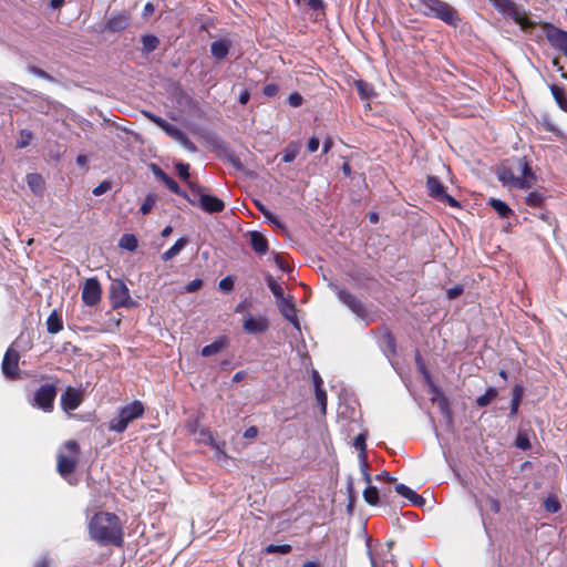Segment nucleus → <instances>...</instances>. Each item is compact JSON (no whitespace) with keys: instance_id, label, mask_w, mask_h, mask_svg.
Masks as SVG:
<instances>
[{"instance_id":"32","label":"nucleus","mask_w":567,"mask_h":567,"mask_svg":"<svg viewBox=\"0 0 567 567\" xmlns=\"http://www.w3.org/2000/svg\"><path fill=\"white\" fill-rule=\"evenodd\" d=\"M354 85L362 100H370L375 94L373 86L363 80L355 81Z\"/></svg>"},{"instance_id":"16","label":"nucleus","mask_w":567,"mask_h":567,"mask_svg":"<svg viewBox=\"0 0 567 567\" xmlns=\"http://www.w3.org/2000/svg\"><path fill=\"white\" fill-rule=\"evenodd\" d=\"M243 328L249 334L262 333L269 328V321L266 317L254 318L249 316L244 320Z\"/></svg>"},{"instance_id":"36","label":"nucleus","mask_w":567,"mask_h":567,"mask_svg":"<svg viewBox=\"0 0 567 567\" xmlns=\"http://www.w3.org/2000/svg\"><path fill=\"white\" fill-rule=\"evenodd\" d=\"M255 205L270 224L279 228H285L284 224L264 204L256 200Z\"/></svg>"},{"instance_id":"40","label":"nucleus","mask_w":567,"mask_h":567,"mask_svg":"<svg viewBox=\"0 0 567 567\" xmlns=\"http://www.w3.org/2000/svg\"><path fill=\"white\" fill-rule=\"evenodd\" d=\"M291 550H292V547L289 544H284V545L270 544V545L266 546L264 549V551L266 554H281V555H287V554L291 553Z\"/></svg>"},{"instance_id":"49","label":"nucleus","mask_w":567,"mask_h":567,"mask_svg":"<svg viewBox=\"0 0 567 567\" xmlns=\"http://www.w3.org/2000/svg\"><path fill=\"white\" fill-rule=\"evenodd\" d=\"M142 41L144 49L148 52L154 51L158 45V39L152 34L144 35Z\"/></svg>"},{"instance_id":"57","label":"nucleus","mask_w":567,"mask_h":567,"mask_svg":"<svg viewBox=\"0 0 567 567\" xmlns=\"http://www.w3.org/2000/svg\"><path fill=\"white\" fill-rule=\"evenodd\" d=\"M179 145H182L189 152H195L197 150L195 144L193 142H190L188 140V137L185 134H183L181 131H179Z\"/></svg>"},{"instance_id":"56","label":"nucleus","mask_w":567,"mask_h":567,"mask_svg":"<svg viewBox=\"0 0 567 567\" xmlns=\"http://www.w3.org/2000/svg\"><path fill=\"white\" fill-rule=\"evenodd\" d=\"M288 103L292 107H299L303 103V97L298 92H292L288 97Z\"/></svg>"},{"instance_id":"31","label":"nucleus","mask_w":567,"mask_h":567,"mask_svg":"<svg viewBox=\"0 0 567 567\" xmlns=\"http://www.w3.org/2000/svg\"><path fill=\"white\" fill-rule=\"evenodd\" d=\"M498 395V391L494 386H489L484 394L476 398L475 403L478 408H485L491 404Z\"/></svg>"},{"instance_id":"27","label":"nucleus","mask_w":567,"mask_h":567,"mask_svg":"<svg viewBox=\"0 0 567 567\" xmlns=\"http://www.w3.org/2000/svg\"><path fill=\"white\" fill-rule=\"evenodd\" d=\"M549 89L559 109L567 112V95L565 89L557 84H551Z\"/></svg>"},{"instance_id":"33","label":"nucleus","mask_w":567,"mask_h":567,"mask_svg":"<svg viewBox=\"0 0 567 567\" xmlns=\"http://www.w3.org/2000/svg\"><path fill=\"white\" fill-rule=\"evenodd\" d=\"M489 205L494 208V210L502 218H507L513 213V210L509 208V206L505 202H503L501 199L491 198L489 199Z\"/></svg>"},{"instance_id":"39","label":"nucleus","mask_w":567,"mask_h":567,"mask_svg":"<svg viewBox=\"0 0 567 567\" xmlns=\"http://www.w3.org/2000/svg\"><path fill=\"white\" fill-rule=\"evenodd\" d=\"M363 498L369 505L377 506L380 503L378 488L375 486L368 485L363 491Z\"/></svg>"},{"instance_id":"38","label":"nucleus","mask_w":567,"mask_h":567,"mask_svg":"<svg viewBox=\"0 0 567 567\" xmlns=\"http://www.w3.org/2000/svg\"><path fill=\"white\" fill-rule=\"evenodd\" d=\"M179 181H182L186 185V188L184 190H190V186L193 184H198L196 181L192 179L189 173V164L179 163Z\"/></svg>"},{"instance_id":"62","label":"nucleus","mask_w":567,"mask_h":567,"mask_svg":"<svg viewBox=\"0 0 567 567\" xmlns=\"http://www.w3.org/2000/svg\"><path fill=\"white\" fill-rule=\"evenodd\" d=\"M177 255V241L164 254H162V260L167 261Z\"/></svg>"},{"instance_id":"3","label":"nucleus","mask_w":567,"mask_h":567,"mask_svg":"<svg viewBox=\"0 0 567 567\" xmlns=\"http://www.w3.org/2000/svg\"><path fill=\"white\" fill-rule=\"evenodd\" d=\"M410 7L419 14L439 19L452 27L461 22L458 11L443 0H410Z\"/></svg>"},{"instance_id":"54","label":"nucleus","mask_w":567,"mask_h":567,"mask_svg":"<svg viewBox=\"0 0 567 567\" xmlns=\"http://www.w3.org/2000/svg\"><path fill=\"white\" fill-rule=\"evenodd\" d=\"M463 292H464V286L458 284V285L453 286L452 288H450L446 291V297L450 300H454V299L458 298Z\"/></svg>"},{"instance_id":"37","label":"nucleus","mask_w":567,"mask_h":567,"mask_svg":"<svg viewBox=\"0 0 567 567\" xmlns=\"http://www.w3.org/2000/svg\"><path fill=\"white\" fill-rule=\"evenodd\" d=\"M199 441L210 444L218 452L225 454V452H224L225 442L216 443L215 440H214L213 434L210 433V431L202 430L200 433H199Z\"/></svg>"},{"instance_id":"55","label":"nucleus","mask_w":567,"mask_h":567,"mask_svg":"<svg viewBox=\"0 0 567 567\" xmlns=\"http://www.w3.org/2000/svg\"><path fill=\"white\" fill-rule=\"evenodd\" d=\"M279 92V85L276 83H268L262 87V94L267 97H274Z\"/></svg>"},{"instance_id":"12","label":"nucleus","mask_w":567,"mask_h":567,"mask_svg":"<svg viewBox=\"0 0 567 567\" xmlns=\"http://www.w3.org/2000/svg\"><path fill=\"white\" fill-rule=\"evenodd\" d=\"M102 288L97 278H87L82 289V301L89 307H94L101 301Z\"/></svg>"},{"instance_id":"61","label":"nucleus","mask_w":567,"mask_h":567,"mask_svg":"<svg viewBox=\"0 0 567 567\" xmlns=\"http://www.w3.org/2000/svg\"><path fill=\"white\" fill-rule=\"evenodd\" d=\"M307 6L313 11H321L324 9L322 0H307Z\"/></svg>"},{"instance_id":"34","label":"nucleus","mask_w":567,"mask_h":567,"mask_svg":"<svg viewBox=\"0 0 567 567\" xmlns=\"http://www.w3.org/2000/svg\"><path fill=\"white\" fill-rule=\"evenodd\" d=\"M300 150V145L297 142H290L284 150L281 161L284 163H292Z\"/></svg>"},{"instance_id":"7","label":"nucleus","mask_w":567,"mask_h":567,"mask_svg":"<svg viewBox=\"0 0 567 567\" xmlns=\"http://www.w3.org/2000/svg\"><path fill=\"white\" fill-rule=\"evenodd\" d=\"M426 189L427 195L435 200L443 203L445 205H449L453 208H460L461 204L458 200H456L453 196L447 194L446 187L444 184L440 181L439 177L429 175L426 178Z\"/></svg>"},{"instance_id":"8","label":"nucleus","mask_w":567,"mask_h":567,"mask_svg":"<svg viewBox=\"0 0 567 567\" xmlns=\"http://www.w3.org/2000/svg\"><path fill=\"white\" fill-rule=\"evenodd\" d=\"M110 300L113 309L136 307L127 286L120 279L113 280L110 286Z\"/></svg>"},{"instance_id":"11","label":"nucleus","mask_w":567,"mask_h":567,"mask_svg":"<svg viewBox=\"0 0 567 567\" xmlns=\"http://www.w3.org/2000/svg\"><path fill=\"white\" fill-rule=\"evenodd\" d=\"M548 43L567 56V31L545 22L542 27Z\"/></svg>"},{"instance_id":"59","label":"nucleus","mask_w":567,"mask_h":567,"mask_svg":"<svg viewBox=\"0 0 567 567\" xmlns=\"http://www.w3.org/2000/svg\"><path fill=\"white\" fill-rule=\"evenodd\" d=\"M311 377L315 385V391L323 390V380L320 377L319 372L317 370H312Z\"/></svg>"},{"instance_id":"45","label":"nucleus","mask_w":567,"mask_h":567,"mask_svg":"<svg viewBox=\"0 0 567 567\" xmlns=\"http://www.w3.org/2000/svg\"><path fill=\"white\" fill-rule=\"evenodd\" d=\"M495 4L498 11L505 17H507L509 11L516 6L512 0H496Z\"/></svg>"},{"instance_id":"53","label":"nucleus","mask_w":567,"mask_h":567,"mask_svg":"<svg viewBox=\"0 0 567 567\" xmlns=\"http://www.w3.org/2000/svg\"><path fill=\"white\" fill-rule=\"evenodd\" d=\"M423 370H424L425 379H426V381L430 384L431 392L436 394V395H441L442 396V403L444 405H446L447 403H446L445 396L442 394L441 390L432 382L431 377H430V374L427 373V371L425 370L424 367H423Z\"/></svg>"},{"instance_id":"25","label":"nucleus","mask_w":567,"mask_h":567,"mask_svg":"<svg viewBox=\"0 0 567 567\" xmlns=\"http://www.w3.org/2000/svg\"><path fill=\"white\" fill-rule=\"evenodd\" d=\"M152 122L161 127L171 137L177 138V126L168 123L166 120L152 114L151 112H143Z\"/></svg>"},{"instance_id":"26","label":"nucleus","mask_w":567,"mask_h":567,"mask_svg":"<svg viewBox=\"0 0 567 567\" xmlns=\"http://www.w3.org/2000/svg\"><path fill=\"white\" fill-rule=\"evenodd\" d=\"M25 182L29 186V188L35 194V195H42L45 189V182L41 174L38 173H29L25 176Z\"/></svg>"},{"instance_id":"28","label":"nucleus","mask_w":567,"mask_h":567,"mask_svg":"<svg viewBox=\"0 0 567 567\" xmlns=\"http://www.w3.org/2000/svg\"><path fill=\"white\" fill-rule=\"evenodd\" d=\"M47 330L51 334H55L63 330L62 317L54 310L47 319Z\"/></svg>"},{"instance_id":"14","label":"nucleus","mask_w":567,"mask_h":567,"mask_svg":"<svg viewBox=\"0 0 567 567\" xmlns=\"http://www.w3.org/2000/svg\"><path fill=\"white\" fill-rule=\"evenodd\" d=\"M83 401L82 392L79 389L68 386L61 394V406L65 412L76 410Z\"/></svg>"},{"instance_id":"22","label":"nucleus","mask_w":567,"mask_h":567,"mask_svg":"<svg viewBox=\"0 0 567 567\" xmlns=\"http://www.w3.org/2000/svg\"><path fill=\"white\" fill-rule=\"evenodd\" d=\"M250 246L258 255H265L268 251V240L259 231L252 230L249 233Z\"/></svg>"},{"instance_id":"60","label":"nucleus","mask_w":567,"mask_h":567,"mask_svg":"<svg viewBox=\"0 0 567 567\" xmlns=\"http://www.w3.org/2000/svg\"><path fill=\"white\" fill-rule=\"evenodd\" d=\"M202 285H203V280L196 278V279L192 280L189 284H187L185 289L187 292H194L197 289H199L202 287Z\"/></svg>"},{"instance_id":"19","label":"nucleus","mask_w":567,"mask_h":567,"mask_svg":"<svg viewBox=\"0 0 567 567\" xmlns=\"http://www.w3.org/2000/svg\"><path fill=\"white\" fill-rule=\"evenodd\" d=\"M148 167H150V169L153 172L154 176H155L158 181L163 182V183L166 185V187H167L171 192H173V193L177 194V182H176L174 178H172L171 176H168V175H167V174H166V173H165V172H164V171H163V169H162L157 164H155V163H151V164L148 165Z\"/></svg>"},{"instance_id":"2","label":"nucleus","mask_w":567,"mask_h":567,"mask_svg":"<svg viewBox=\"0 0 567 567\" xmlns=\"http://www.w3.org/2000/svg\"><path fill=\"white\" fill-rule=\"evenodd\" d=\"M511 165L503 164L496 171L498 181L507 187L529 189L536 182L526 157H514L508 161Z\"/></svg>"},{"instance_id":"6","label":"nucleus","mask_w":567,"mask_h":567,"mask_svg":"<svg viewBox=\"0 0 567 567\" xmlns=\"http://www.w3.org/2000/svg\"><path fill=\"white\" fill-rule=\"evenodd\" d=\"M145 406L140 400H135L118 408L117 415L109 422V431L123 433L128 424L144 415Z\"/></svg>"},{"instance_id":"1","label":"nucleus","mask_w":567,"mask_h":567,"mask_svg":"<svg viewBox=\"0 0 567 567\" xmlns=\"http://www.w3.org/2000/svg\"><path fill=\"white\" fill-rule=\"evenodd\" d=\"M90 538L100 546L122 547L124 544L123 525L120 517L110 512H96L87 523Z\"/></svg>"},{"instance_id":"4","label":"nucleus","mask_w":567,"mask_h":567,"mask_svg":"<svg viewBox=\"0 0 567 567\" xmlns=\"http://www.w3.org/2000/svg\"><path fill=\"white\" fill-rule=\"evenodd\" d=\"M183 196L190 205L199 207L206 213H220L225 209V203L220 198L206 194L199 184H193L190 190H181Z\"/></svg>"},{"instance_id":"10","label":"nucleus","mask_w":567,"mask_h":567,"mask_svg":"<svg viewBox=\"0 0 567 567\" xmlns=\"http://www.w3.org/2000/svg\"><path fill=\"white\" fill-rule=\"evenodd\" d=\"M56 393L58 389L54 384H42L34 392L33 405L43 410L44 412H51L54 408Z\"/></svg>"},{"instance_id":"9","label":"nucleus","mask_w":567,"mask_h":567,"mask_svg":"<svg viewBox=\"0 0 567 567\" xmlns=\"http://www.w3.org/2000/svg\"><path fill=\"white\" fill-rule=\"evenodd\" d=\"M336 292L338 299L344 303L355 316L365 319L368 311L363 302L346 288H341L336 284L329 285Z\"/></svg>"},{"instance_id":"13","label":"nucleus","mask_w":567,"mask_h":567,"mask_svg":"<svg viewBox=\"0 0 567 567\" xmlns=\"http://www.w3.org/2000/svg\"><path fill=\"white\" fill-rule=\"evenodd\" d=\"M19 360L20 354L17 350L9 348L2 360V372L9 379H18L19 378Z\"/></svg>"},{"instance_id":"47","label":"nucleus","mask_w":567,"mask_h":567,"mask_svg":"<svg viewBox=\"0 0 567 567\" xmlns=\"http://www.w3.org/2000/svg\"><path fill=\"white\" fill-rule=\"evenodd\" d=\"M28 71L30 73H32L33 75H37V76L44 79L49 82H56V80L51 74H49L47 71H44L35 65H29Z\"/></svg>"},{"instance_id":"43","label":"nucleus","mask_w":567,"mask_h":567,"mask_svg":"<svg viewBox=\"0 0 567 567\" xmlns=\"http://www.w3.org/2000/svg\"><path fill=\"white\" fill-rule=\"evenodd\" d=\"M544 508L546 512L555 514L560 509V503L555 496L547 497L543 503Z\"/></svg>"},{"instance_id":"64","label":"nucleus","mask_w":567,"mask_h":567,"mask_svg":"<svg viewBox=\"0 0 567 567\" xmlns=\"http://www.w3.org/2000/svg\"><path fill=\"white\" fill-rule=\"evenodd\" d=\"M52 564L53 561L51 558L43 556L39 560H37L34 567H52Z\"/></svg>"},{"instance_id":"18","label":"nucleus","mask_w":567,"mask_h":567,"mask_svg":"<svg viewBox=\"0 0 567 567\" xmlns=\"http://www.w3.org/2000/svg\"><path fill=\"white\" fill-rule=\"evenodd\" d=\"M131 21V16L126 11H122L121 13L109 19L106 23V29L112 32H117L124 30Z\"/></svg>"},{"instance_id":"21","label":"nucleus","mask_w":567,"mask_h":567,"mask_svg":"<svg viewBox=\"0 0 567 567\" xmlns=\"http://www.w3.org/2000/svg\"><path fill=\"white\" fill-rule=\"evenodd\" d=\"M507 17L519 24L524 31L530 30L535 27V23L517 7V4L509 11Z\"/></svg>"},{"instance_id":"58","label":"nucleus","mask_w":567,"mask_h":567,"mask_svg":"<svg viewBox=\"0 0 567 567\" xmlns=\"http://www.w3.org/2000/svg\"><path fill=\"white\" fill-rule=\"evenodd\" d=\"M112 187V184L111 182H107V181H104L102 183H100L94 189H93V195L95 196H100L104 193H106L107 190H110Z\"/></svg>"},{"instance_id":"42","label":"nucleus","mask_w":567,"mask_h":567,"mask_svg":"<svg viewBox=\"0 0 567 567\" xmlns=\"http://www.w3.org/2000/svg\"><path fill=\"white\" fill-rule=\"evenodd\" d=\"M353 446L360 451L359 458H365L367 455V444H365V435L360 433L354 437Z\"/></svg>"},{"instance_id":"24","label":"nucleus","mask_w":567,"mask_h":567,"mask_svg":"<svg viewBox=\"0 0 567 567\" xmlns=\"http://www.w3.org/2000/svg\"><path fill=\"white\" fill-rule=\"evenodd\" d=\"M230 45L231 43L227 39L214 41L210 44L212 55L217 60H224L229 53Z\"/></svg>"},{"instance_id":"15","label":"nucleus","mask_w":567,"mask_h":567,"mask_svg":"<svg viewBox=\"0 0 567 567\" xmlns=\"http://www.w3.org/2000/svg\"><path fill=\"white\" fill-rule=\"evenodd\" d=\"M230 346L229 337L221 334L214 339V341L202 348L200 354L202 357L208 358L223 351L227 350Z\"/></svg>"},{"instance_id":"46","label":"nucleus","mask_w":567,"mask_h":567,"mask_svg":"<svg viewBox=\"0 0 567 567\" xmlns=\"http://www.w3.org/2000/svg\"><path fill=\"white\" fill-rule=\"evenodd\" d=\"M32 137H33V134H32L31 131H29V130H21L20 131V137H19V140L17 142V147L18 148L27 147L30 144Z\"/></svg>"},{"instance_id":"52","label":"nucleus","mask_w":567,"mask_h":567,"mask_svg":"<svg viewBox=\"0 0 567 567\" xmlns=\"http://www.w3.org/2000/svg\"><path fill=\"white\" fill-rule=\"evenodd\" d=\"M484 498L493 514H498L501 512V502L496 497L489 494H485Z\"/></svg>"},{"instance_id":"17","label":"nucleus","mask_w":567,"mask_h":567,"mask_svg":"<svg viewBox=\"0 0 567 567\" xmlns=\"http://www.w3.org/2000/svg\"><path fill=\"white\" fill-rule=\"evenodd\" d=\"M214 148L220 152L224 157L237 169H243L240 158L228 147L227 143L221 140L214 141Z\"/></svg>"},{"instance_id":"23","label":"nucleus","mask_w":567,"mask_h":567,"mask_svg":"<svg viewBox=\"0 0 567 567\" xmlns=\"http://www.w3.org/2000/svg\"><path fill=\"white\" fill-rule=\"evenodd\" d=\"M281 315L289 320L297 329L300 328L299 320L297 318V310L292 299H284L280 305Z\"/></svg>"},{"instance_id":"35","label":"nucleus","mask_w":567,"mask_h":567,"mask_svg":"<svg viewBox=\"0 0 567 567\" xmlns=\"http://www.w3.org/2000/svg\"><path fill=\"white\" fill-rule=\"evenodd\" d=\"M118 246L128 251H135L138 247V241L135 235L124 234L118 241Z\"/></svg>"},{"instance_id":"30","label":"nucleus","mask_w":567,"mask_h":567,"mask_svg":"<svg viewBox=\"0 0 567 567\" xmlns=\"http://www.w3.org/2000/svg\"><path fill=\"white\" fill-rule=\"evenodd\" d=\"M545 199L546 197L543 193L534 190L526 195L525 203L530 208H543Z\"/></svg>"},{"instance_id":"63","label":"nucleus","mask_w":567,"mask_h":567,"mask_svg":"<svg viewBox=\"0 0 567 567\" xmlns=\"http://www.w3.org/2000/svg\"><path fill=\"white\" fill-rule=\"evenodd\" d=\"M275 262L276 265L282 270V271H289L290 270V267L289 265L286 262V260L284 259V257L279 254H277L275 256Z\"/></svg>"},{"instance_id":"5","label":"nucleus","mask_w":567,"mask_h":567,"mask_svg":"<svg viewBox=\"0 0 567 567\" xmlns=\"http://www.w3.org/2000/svg\"><path fill=\"white\" fill-rule=\"evenodd\" d=\"M81 447L75 440H68L63 443L56 454V471L68 480L76 470L79 464Z\"/></svg>"},{"instance_id":"20","label":"nucleus","mask_w":567,"mask_h":567,"mask_svg":"<svg viewBox=\"0 0 567 567\" xmlns=\"http://www.w3.org/2000/svg\"><path fill=\"white\" fill-rule=\"evenodd\" d=\"M507 17L519 24L524 31L530 30L535 27V23L517 7V4L509 11Z\"/></svg>"},{"instance_id":"29","label":"nucleus","mask_w":567,"mask_h":567,"mask_svg":"<svg viewBox=\"0 0 567 567\" xmlns=\"http://www.w3.org/2000/svg\"><path fill=\"white\" fill-rule=\"evenodd\" d=\"M524 395V386L518 383L515 384L512 390V401H511V416H515L518 413V408Z\"/></svg>"},{"instance_id":"50","label":"nucleus","mask_w":567,"mask_h":567,"mask_svg":"<svg viewBox=\"0 0 567 567\" xmlns=\"http://www.w3.org/2000/svg\"><path fill=\"white\" fill-rule=\"evenodd\" d=\"M316 400L318 404L320 405L321 414L327 413V392L323 390H317L315 391Z\"/></svg>"},{"instance_id":"48","label":"nucleus","mask_w":567,"mask_h":567,"mask_svg":"<svg viewBox=\"0 0 567 567\" xmlns=\"http://www.w3.org/2000/svg\"><path fill=\"white\" fill-rule=\"evenodd\" d=\"M395 492L410 501V498H417V494L404 484H396Z\"/></svg>"},{"instance_id":"41","label":"nucleus","mask_w":567,"mask_h":567,"mask_svg":"<svg viewBox=\"0 0 567 567\" xmlns=\"http://www.w3.org/2000/svg\"><path fill=\"white\" fill-rule=\"evenodd\" d=\"M156 200H157V195L156 194H148L143 204L141 205V208H140V212L143 214V215H147L152 208L154 207V205L156 204Z\"/></svg>"},{"instance_id":"51","label":"nucleus","mask_w":567,"mask_h":567,"mask_svg":"<svg viewBox=\"0 0 567 567\" xmlns=\"http://www.w3.org/2000/svg\"><path fill=\"white\" fill-rule=\"evenodd\" d=\"M234 284H235L234 278L231 276H227L219 281L218 288L220 291L228 293V292L233 291Z\"/></svg>"},{"instance_id":"44","label":"nucleus","mask_w":567,"mask_h":567,"mask_svg":"<svg viewBox=\"0 0 567 567\" xmlns=\"http://www.w3.org/2000/svg\"><path fill=\"white\" fill-rule=\"evenodd\" d=\"M267 285L276 298L284 297V289H282L281 285L278 284L270 275H268V277H267Z\"/></svg>"}]
</instances>
